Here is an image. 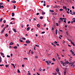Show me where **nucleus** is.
I'll list each match as a JSON object with an SVG mask.
<instances>
[{"instance_id":"obj_1","label":"nucleus","mask_w":75,"mask_h":75,"mask_svg":"<svg viewBox=\"0 0 75 75\" xmlns=\"http://www.w3.org/2000/svg\"><path fill=\"white\" fill-rule=\"evenodd\" d=\"M6 30V28H4L3 30H2L1 33H3V32L4 31V30Z\"/></svg>"},{"instance_id":"obj_2","label":"nucleus","mask_w":75,"mask_h":75,"mask_svg":"<svg viewBox=\"0 0 75 75\" xmlns=\"http://www.w3.org/2000/svg\"><path fill=\"white\" fill-rule=\"evenodd\" d=\"M26 43L27 44H30V41H29V40H28L26 41Z\"/></svg>"},{"instance_id":"obj_3","label":"nucleus","mask_w":75,"mask_h":75,"mask_svg":"<svg viewBox=\"0 0 75 75\" xmlns=\"http://www.w3.org/2000/svg\"><path fill=\"white\" fill-rule=\"evenodd\" d=\"M67 64H69V62H68V61H67L65 62V65H67Z\"/></svg>"},{"instance_id":"obj_4","label":"nucleus","mask_w":75,"mask_h":75,"mask_svg":"<svg viewBox=\"0 0 75 75\" xmlns=\"http://www.w3.org/2000/svg\"><path fill=\"white\" fill-rule=\"evenodd\" d=\"M70 52H71V53L72 54H74V52H73V51H72V50H70Z\"/></svg>"},{"instance_id":"obj_5","label":"nucleus","mask_w":75,"mask_h":75,"mask_svg":"<svg viewBox=\"0 0 75 75\" xmlns=\"http://www.w3.org/2000/svg\"><path fill=\"white\" fill-rule=\"evenodd\" d=\"M55 33H56V34L57 35V34H58V30L57 29H56L55 30Z\"/></svg>"},{"instance_id":"obj_6","label":"nucleus","mask_w":75,"mask_h":75,"mask_svg":"<svg viewBox=\"0 0 75 75\" xmlns=\"http://www.w3.org/2000/svg\"><path fill=\"white\" fill-rule=\"evenodd\" d=\"M12 30H13L14 32H15V33H16V32H17V31H16V29L13 28L12 29Z\"/></svg>"},{"instance_id":"obj_7","label":"nucleus","mask_w":75,"mask_h":75,"mask_svg":"<svg viewBox=\"0 0 75 75\" xmlns=\"http://www.w3.org/2000/svg\"><path fill=\"white\" fill-rule=\"evenodd\" d=\"M11 3H16V1H11Z\"/></svg>"},{"instance_id":"obj_8","label":"nucleus","mask_w":75,"mask_h":75,"mask_svg":"<svg viewBox=\"0 0 75 75\" xmlns=\"http://www.w3.org/2000/svg\"><path fill=\"white\" fill-rule=\"evenodd\" d=\"M14 44V43H13V42H11L9 44V45H13Z\"/></svg>"},{"instance_id":"obj_9","label":"nucleus","mask_w":75,"mask_h":75,"mask_svg":"<svg viewBox=\"0 0 75 75\" xmlns=\"http://www.w3.org/2000/svg\"><path fill=\"white\" fill-rule=\"evenodd\" d=\"M46 62L47 63V65H50V63H49L48 61H46Z\"/></svg>"},{"instance_id":"obj_10","label":"nucleus","mask_w":75,"mask_h":75,"mask_svg":"<svg viewBox=\"0 0 75 75\" xmlns=\"http://www.w3.org/2000/svg\"><path fill=\"white\" fill-rule=\"evenodd\" d=\"M37 27H38V28H40V25L39 24H37Z\"/></svg>"},{"instance_id":"obj_11","label":"nucleus","mask_w":75,"mask_h":75,"mask_svg":"<svg viewBox=\"0 0 75 75\" xmlns=\"http://www.w3.org/2000/svg\"><path fill=\"white\" fill-rule=\"evenodd\" d=\"M14 13H12V17H14Z\"/></svg>"},{"instance_id":"obj_12","label":"nucleus","mask_w":75,"mask_h":75,"mask_svg":"<svg viewBox=\"0 0 75 75\" xmlns=\"http://www.w3.org/2000/svg\"><path fill=\"white\" fill-rule=\"evenodd\" d=\"M41 67H40V68L39 69V71L40 72H41V71H42V69H41Z\"/></svg>"},{"instance_id":"obj_13","label":"nucleus","mask_w":75,"mask_h":75,"mask_svg":"<svg viewBox=\"0 0 75 75\" xmlns=\"http://www.w3.org/2000/svg\"><path fill=\"white\" fill-rule=\"evenodd\" d=\"M56 71L57 72H58V71H59V68H56Z\"/></svg>"},{"instance_id":"obj_14","label":"nucleus","mask_w":75,"mask_h":75,"mask_svg":"<svg viewBox=\"0 0 75 75\" xmlns=\"http://www.w3.org/2000/svg\"><path fill=\"white\" fill-rule=\"evenodd\" d=\"M66 70H65L64 71V74L65 75H66Z\"/></svg>"},{"instance_id":"obj_15","label":"nucleus","mask_w":75,"mask_h":75,"mask_svg":"<svg viewBox=\"0 0 75 75\" xmlns=\"http://www.w3.org/2000/svg\"><path fill=\"white\" fill-rule=\"evenodd\" d=\"M3 20V18H1L0 19V22H2V21Z\"/></svg>"},{"instance_id":"obj_16","label":"nucleus","mask_w":75,"mask_h":75,"mask_svg":"<svg viewBox=\"0 0 75 75\" xmlns=\"http://www.w3.org/2000/svg\"><path fill=\"white\" fill-rule=\"evenodd\" d=\"M72 20H73V22H75V18H73V19H72Z\"/></svg>"},{"instance_id":"obj_17","label":"nucleus","mask_w":75,"mask_h":75,"mask_svg":"<svg viewBox=\"0 0 75 75\" xmlns=\"http://www.w3.org/2000/svg\"><path fill=\"white\" fill-rule=\"evenodd\" d=\"M8 25H7L6 26V27H5L4 28H5V29L6 28H7L8 27Z\"/></svg>"},{"instance_id":"obj_18","label":"nucleus","mask_w":75,"mask_h":75,"mask_svg":"<svg viewBox=\"0 0 75 75\" xmlns=\"http://www.w3.org/2000/svg\"><path fill=\"white\" fill-rule=\"evenodd\" d=\"M13 48H14V49H17V46H14L13 47Z\"/></svg>"},{"instance_id":"obj_19","label":"nucleus","mask_w":75,"mask_h":75,"mask_svg":"<svg viewBox=\"0 0 75 75\" xmlns=\"http://www.w3.org/2000/svg\"><path fill=\"white\" fill-rule=\"evenodd\" d=\"M30 30V27H28L27 28V31H29Z\"/></svg>"},{"instance_id":"obj_20","label":"nucleus","mask_w":75,"mask_h":75,"mask_svg":"<svg viewBox=\"0 0 75 75\" xmlns=\"http://www.w3.org/2000/svg\"><path fill=\"white\" fill-rule=\"evenodd\" d=\"M50 11L51 13H53L54 11V10H50Z\"/></svg>"},{"instance_id":"obj_21","label":"nucleus","mask_w":75,"mask_h":75,"mask_svg":"<svg viewBox=\"0 0 75 75\" xmlns=\"http://www.w3.org/2000/svg\"><path fill=\"white\" fill-rule=\"evenodd\" d=\"M8 34L7 33H6L5 35V36L6 37H8Z\"/></svg>"},{"instance_id":"obj_22","label":"nucleus","mask_w":75,"mask_h":75,"mask_svg":"<svg viewBox=\"0 0 75 75\" xmlns=\"http://www.w3.org/2000/svg\"><path fill=\"white\" fill-rule=\"evenodd\" d=\"M60 20L61 21H63V18H60Z\"/></svg>"},{"instance_id":"obj_23","label":"nucleus","mask_w":75,"mask_h":75,"mask_svg":"<svg viewBox=\"0 0 75 75\" xmlns=\"http://www.w3.org/2000/svg\"><path fill=\"white\" fill-rule=\"evenodd\" d=\"M1 62V56H0V63Z\"/></svg>"},{"instance_id":"obj_24","label":"nucleus","mask_w":75,"mask_h":75,"mask_svg":"<svg viewBox=\"0 0 75 75\" xmlns=\"http://www.w3.org/2000/svg\"><path fill=\"white\" fill-rule=\"evenodd\" d=\"M19 41H20V42H23V40H21L20 39L19 40Z\"/></svg>"},{"instance_id":"obj_25","label":"nucleus","mask_w":75,"mask_h":75,"mask_svg":"<svg viewBox=\"0 0 75 75\" xmlns=\"http://www.w3.org/2000/svg\"><path fill=\"white\" fill-rule=\"evenodd\" d=\"M63 63H64V62H63L62 61H60V63L61 64H62Z\"/></svg>"},{"instance_id":"obj_26","label":"nucleus","mask_w":75,"mask_h":75,"mask_svg":"<svg viewBox=\"0 0 75 75\" xmlns=\"http://www.w3.org/2000/svg\"><path fill=\"white\" fill-rule=\"evenodd\" d=\"M18 73H20V70H19V69H18Z\"/></svg>"},{"instance_id":"obj_27","label":"nucleus","mask_w":75,"mask_h":75,"mask_svg":"<svg viewBox=\"0 0 75 75\" xmlns=\"http://www.w3.org/2000/svg\"><path fill=\"white\" fill-rule=\"evenodd\" d=\"M21 25L22 28H23V27H24V26H23V24H21Z\"/></svg>"},{"instance_id":"obj_28","label":"nucleus","mask_w":75,"mask_h":75,"mask_svg":"<svg viewBox=\"0 0 75 75\" xmlns=\"http://www.w3.org/2000/svg\"><path fill=\"white\" fill-rule=\"evenodd\" d=\"M40 19H42V18H43V17L42 16H40Z\"/></svg>"},{"instance_id":"obj_29","label":"nucleus","mask_w":75,"mask_h":75,"mask_svg":"<svg viewBox=\"0 0 75 75\" xmlns=\"http://www.w3.org/2000/svg\"><path fill=\"white\" fill-rule=\"evenodd\" d=\"M71 67H75V65H73V64H71Z\"/></svg>"},{"instance_id":"obj_30","label":"nucleus","mask_w":75,"mask_h":75,"mask_svg":"<svg viewBox=\"0 0 75 75\" xmlns=\"http://www.w3.org/2000/svg\"><path fill=\"white\" fill-rule=\"evenodd\" d=\"M59 10L60 11H62V10H63V9L61 8Z\"/></svg>"},{"instance_id":"obj_31","label":"nucleus","mask_w":75,"mask_h":75,"mask_svg":"<svg viewBox=\"0 0 75 75\" xmlns=\"http://www.w3.org/2000/svg\"><path fill=\"white\" fill-rule=\"evenodd\" d=\"M4 24H3L1 25V27L2 28H3V27H4Z\"/></svg>"},{"instance_id":"obj_32","label":"nucleus","mask_w":75,"mask_h":75,"mask_svg":"<svg viewBox=\"0 0 75 75\" xmlns=\"http://www.w3.org/2000/svg\"><path fill=\"white\" fill-rule=\"evenodd\" d=\"M16 6L14 5L13 6V9H16Z\"/></svg>"},{"instance_id":"obj_33","label":"nucleus","mask_w":75,"mask_h":75,"mask_svg":"<svg viewBox=\"0 0 75 75\" xmlns=\"http://www.w3.org/2000/svg\"><path fill=\"white\" fill-rule=\"evenodd\" d=\"M35 46H36V47H39V45H35Z\"/></svg>"},{"instance_id":"obj_34","label":"nucleus","mask_w":75,"mask_h":75,"mask_svg":"<svg viewBox=\"0 0 75 75\" xmlns=\"http://www.w3.org/2000/svg\"><path fill=\"white\" fill-rule=\"evenodd\" d=\"M48 62H49L50 63V64H51V62H52L51 61H48Z\"/></svg>"},{"instance_id":"obj_35","label":"nucleus","mask_w":75,"mask_h":75,"mask_svg":"<svg viewBox=\"0 0 75 75\" xmlns=\"http://www.w3.org/2000/svg\"><path fill=\"white\" fill-rule=\"evenodd\" d=\"M1 53V55L2 56V55H4V54L3 53Z\"/></svg>"},{"instance_id":"obj_36","label":"nucleus","mask_w":75,"mask_h":75,"mask_svg":"<svg viewBox=\"0 0 75 75\" xmlns=\"http://www.w3.org/2000/svg\"><path fill=\"white\" fill-rule=\"evenodd\" d=\"M3 2H1L0 3V5H3Z\"/></svg>"},{"instance_id":"obj_37","label":"nucleus","mask_w":75,"mask_h":75,"mask_svg":"<svg viewBox=\"0 0 75 75\" xmlns=\"http://www.w3.org/2000/svg\"><path fill=\"white\" fill-rule=\"evenodd\" d=\"M7 57H8V58H10V56L8 55H7Z\"/></svg>"},{"instance_id":"obj_38","label":"nucleus","mask_w":75,"mask_h":75,"mask_svg":"<svg viewBox=\"0 0 75 75\" xmlns=\"http://www.w3.org/2000/svg\"><path fill=\"white\" fill-rule=\"evenodd\" d=\"M53 61H55V58H53Z\"/></svg>"},{"instance_id":"obj_39","label":"nucleus","mask_w":75,"mask_h":75,"mask_svg":"<svg viewBox=\"0 0 75 75\" xmlns=\"http://www.w3.org/2000/svg\"><path fill=\"white\" fill-rule=\"evenodd\" d=\"M54 43L55 44H58V42H57L55 41H54Z\"/></svg>"},{"instance_id":"obj_40","label":"nucleus","mask_w":75,"mask_h":75,"mask_svg":"<svg viewBox=\"0 0 75 75\" xmlns=\"http://www.w3.org/2000/svg\"><path fill=\"white\" fill-rule=\"evenodd\" d=\"M24 59H26V60H27L28 59L27 58H23Z\"/></svg>"},{"instance_id":"obj_41","label":"nucleus","mask_w":75,"mask_h":75,"mask_svg":"<svg viewBox=\"0 0 75 75\" xmlns=\"http://www.w3.org/2000/svg\"><path fill=\"white\" fill-rule=\"evenodd\" d=\"M23 40H25V39L24 38H22Z\"/></svg>"},{"instance_id":"obj_42","label":"nucleus","mask_w":75,"mask_h":75,"mask_svg":"<svg viewBox=\"0 0 75 75\" xmlns=\"http://www.w3.org/2000/svg\"><path fill=\"white\" fill-rule=\"evenodd\" d=\"M28 75H31V73H29L28 74Z\"/></svg>"},{"instance_id":"obj_43","label":"nucleus","mask_w":75,"mask_h":75,"mask_svg":"<svg viewBox=\"0 0 75 75\" xmlns=\"http://www.w3.org/2000/svg\"><path fill=\"white\" fill-rule=\"evenodd\" d=\"M45 14V12H43L42 13V15H44V14Z\"/></svg>"},{"instance_id":"obj_44","label":"nucleus","mask_w":75,"mask_h":75,"mask_svg":"<svg viewBox=\"0 0 75 75\" xmlns=\"http://www.w3.org/2000/svg\"><path fill=\"white\" fill-rule=\"evenodd\" d=\"M8 65H5V67H6V68H7L8 67Z\"/></svg>"},{"instance_id":"obj_45","label":"nucleus","mask_w":75,"mask_h":75,"mask_svg":"<svg viewBox=\"0 0 75 75\" xmlns=\"http://www.w3.org/2000/svg\"><path fill=\"white\" fill-rule=\"evenodd\" d=\"M33 28H32L31 30V32H33Z\"/></svg>"},{"instance_id":"obj_46","label":"nucleus","mask_w":75,"mask_h":75,"mask_svg":"<svg viewBox=\"0 0 75 75\" xmlns=\"http://www.w3.org/2000/svg\"><path fill=\"white\" fill-rule=\"evenodd\" d=\"M72 8L73 9H75V8L74 7V6H72Z\"/></svg>"},{"instance_id":"obj_47","label":"nucleus","mask_w":75,"mask_h":75,"mask_svg":"<svg viewBox=\"0 0 75 75\" xmlns=\"http://www.w3.org/2000/svg\"><path fill=\"white\" fill-rule=\"evenodd\" d=\"M65 9L66 10V11H67V7L65 6Z\"/></svg>"},{"instance_id":"obj_48","label":"nucleus","mask_w":75,"mask_h":75,"mask_svg":"<svg viewBox=\"0 0 75 75\" xmlns=\"http://www.w3.org/2000/svg\"><path fill=\"white\" fill-rule=\"evenodd\" d=\"M56 24L57 26H58V23H56Z\"/></svg>"},{"instance_id":"obj_49","label":"nucleus","mask_w":75,"mask_h":75,"mask_svg":"<svg viewBox=\"0 0 75 75\" xmlns=\"http://www.w3.org/2000/svg\"><path fill=\"white\" fill-rule=\"evenodd\" d=\"M35 57V58L37 59L38 58V56H36Z\"/></svg>"},{"instance_id":"obj_50","label":"nucleus","mask_w":75,"mask_h":75,"mask_svg":"<svg viewBox=\"0 0 75 75\" xmlns=\"http://www.w3.org/2000/svg\"><path fill=\"white\" fill-rule=\"evenodd\" d=\"M11 64L12 65V66H13V67H14V64Z\"/></svg>"},{"instance_id":"obj_51","label":"nucleus","mask_w":75,"mask_h":75,"mask_svg":"<svg viewBox=\"0 0 75 75\" xmlns=\"http://www.w3.org/2000/svg\"><path fill=\"white\" fill-rule=\"evenodd\" d=\"M11 20H15V19H14V18H11Z\"/></svg>"},{"instance_id":"obj_52","label":"nucleus","mask_w":75,"mask_h":75,"mask_svg":"<svg viewBox=\"0 0 75 75\" xmlns=\"http://www.w3.org/2000/svg\"><path fill=\"white\" fill-rule=\"evenodd\" d=\"M62 64H63V65L65 66V63L63 62V63Z\"/></svg>"},{"instance_id":"obj_53","label":"nucleus","mask_w":75,"mask_h":75,"mask_svg":"<svg viewBox=\"0 0 75 75\" xmlns=\"http://www.w3.org/2000/svg\"><path fill=\"white\" fill-rule=\"evenodd\" d=\"M6 20H4V23H6Z\"/></svg>"},{"instance_id":"obj_54","label":"nucleus","mask_w":75,"mask_h":75,"mask_svg":"<svg viewBox=\"0 0 75 75\" xmlns=\"http://www.w3.org/2000/svg\"><path fill=\"white\" fill-rule=\"evenodd\" d=\"M33 53H34V52H33L31 51V54H33Z\"/></svg>"},{"instance_id":"obj_55","label":"nucleus","mask_w":75,"mask_h":75,"mask_svg":"<svg viewBox=\"0 0 75 75\" xmlns=\"http://www.w3.org/2000/svg\"><path fill=\"white\" fill-rule=\"evenodd\" d=\"M70 41L71 42V44H72L73 43H74V42H72V41L70 40Z\"/></svg>"},{"instance_id":"obj_56","label":"nucleus","mask_w":75,"mask_h":75,"mask_svg":"<svg viewBox=\"0 0 75 75\" xmlns=\"http://www.w3.org/2000/svg\"><path fill=\"white\" fill-rule=\"evenodd\" d=\"M58 74H59V75H61V73H60V72H58Z\"/></svg>"},{"instance_id":"obj_57","label":"nucleus","mask_w":75,"mask_h":75,"mask_svg":"<svg viewBox=\"0 0 75 75\" xmlns=\"http://www.w3.org/2000/svg\"><path fill=\"white\" fill-rule=\"evenodd\" d=\"M42 34H44L45 33V31H43L42 32Z\"/></svg>"},{"instance_id":"obj_58","label":"nucleus","mask_w":75,"mask_h":75,"mask_svg":"<svg viewBox=\"0 0 75 75\" xmlns=\"http://www.w3.org/2000/svg\"><path fill=\"white\" fill-rule=\"evenodd\" d=\"M63 20H67V18H63Z\"/></svg>"},{"instance_id":"obj_59","label":"nucleus","mask_w":75,"mask_h":75,"mask_svg":"<svg viewBox=\"0 0 75 75\" xmlns=\"http://www.w3.org/2000/svg\"><path fill=\"white\" fill-rule=\"evenodd\" d=\"M0 66L2 67V66H4V64H1Z\"/></svg>"},{"instance_id":"obj_60","label":"nucleus","mask_w":75,"mask_h":75,"mask_svg":"<svg viewBox=\"0 0 75 75\" xmlns=\"http://www.w3.org/2000/svg\"><path fill=\"white\" fill-rule=\"evenodd\" d=\"M9 34H10V33H11V31H10V30L9 31Z\"/></svg>"},{"instance_id":"obj_61","label":"nucleus","mask_w":75,"mask_h":75,"mask_svg":"<svg viewBox=\"0 0 75 75\" xmlns=\"http://www.w3.org/2000/svg\"><path fill=\"white\" fill-rule=\"evenodd\" d=\"M67 13H68V14H69V11H67Z\"/></svg>"},{"instance_id":"obj_62","label":"nucleus","mask_w":75,"mask_h":75,"mask_svg":"<svg viewBox=\"0 0 75 75\" xmlns=\"http://www.w3.org/2000/svg\"><path fill=\"white\" fill-rule=\"evenodd\" d=\"M73 13L74 14V15H75V12H73Z\"/></svg>"},{"instance_id":"obj_63","label":"nucleus","mask_w":75,"mask_h":75,"mask_svg":"<svg viewBox=\"0 0 75 75\" xmlns=\"http://www.w3.org/2000/svg\"><path fill=\"white\" fill-rule=\"evenodd\" d=\"M74 62H75L71 63V64H74Z\"/></svg>"},{"instance_id":"obj_64","label":"nucleus","mask_w":75,"mask_h":75,"mask_svg":"<svg viewBox=\"0 0 75 75\" xmlns=\"http://www.w3.org/2000/svg\"><path fill=\"white\" fill-rule=\"evenodd\" d=\"M22 67H24V65H22Z\"/></svg>"}]
</instances>
